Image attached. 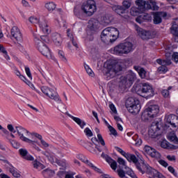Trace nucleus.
<instances>
[{
  "label": "nucleus",
  "mask_w": 178,
  "mask_h": 178,
  "mask_svg": "<svg viewBox=\"0 0 178 178\" xmlns=\"http://www.w3.org/2000/svg\"><path fill=\"white\" fill-rule=\"evenodd\" d=\"M33 168H35V169H40V168H42V164H41L38 161H34L33 162Z\"/></svg>",
  "instance_id": "e2e57ef3"
},
{
  "label": "nucleus",
  "mask_w": 178,
  "mask_h": 178,
  "mask_svg": "<svg viewBox=\"0 0 178 178\" xmlns=\"http://www.w3.org/2000/svg\"><path fill=\"white\" fill-rule=\"evenodd\" d=\"M161 146L162 148L168 149L170 147L169 143L166 140H163L161 142Z\"/></svg>",
  "instance_id": "bf43d9fd"
},
{
  "label": "nucleus",
  "mask_w": 178,
  "mask_h": 178,
  "mask_svg": "<svg viewBox=\"0 0 178 178\" xmlns=\"http://www.w3.org/2000/svg\"><path fill=\"white\" fill-rule=\"evenodd\" d=\"M108 129H109V131L111 132V134H113V136H118V131H116V129H115L113 127L108 125Z\"/></svg>",
  "instance_id": "3c124183"
},
{
  "label": "nucleus",
  "mask_w": 178,
  "mask_h": 178,
  "mask_svg": "<svg viewBox=\"0 0 178 178\" xmlns=\"http://www.w3.org/2000/svg\"><path fill=\"white\" fill-rule=\"evenodd\" d=\"M19 151L22 158H24L29 154V152L24 149H20Z\"/></svg>",
  "instance_id": "052dcab7"
},
{
  "label": "nucleus",
  "mask_w": 178,
  "mask_h": 178,
  "mask_svg": "<svg viewBox=\"0 0 178 178\" xmlns=\"http://www.w3.org/2000/svg\"><path fill=\"white\" fill-rule=\"evenodd\" d=\"M152 15L154 24H161L162 23V17H166L168 16L166 12H155Z\"/></svg>",
  "instance_id": "dca6fc26"
},
{
  "label": "nucleus",
  "mask_w": 178,
  "mask_h": 178,
  "mask_svg": "<svg viewBox=\"0 0 178 178\" xmlns=\"http://www.w3.org/2000/svg\"><path fill=\"white\" fill-rule=\"evenodd\" d=\"M98 26H99V22H98L97 19H91L89 20L88 26L90 30H97Z\"/></svg>",
  "instance_id": "b1692460"
},
{
  "label": "nucleus",
  "mask_w": 178,
  "mask_h": 178,
  "mask_svg": "<svg viewBox=\"0 0 178 178\" xmlns=\"http://www.w3.org/2000/svg\"><path fill=\"white\" fill-rule=\"evenodd\" d=\"M60 154V151L59 149H57L56 147L54 148V150L51 152H43V155H45L46 158L49 159V162L51 163H55V156H58Z\"/></svg>",
  "instance_id": "f3484780"
},
{
  "label": "nucleus",
  "mask_w": 178,
  "mask_h": 178,
  "mask_svg": "<svg viewBox=\"0 0 178 178\" xmlns=\"http://www.w3.org/2000/svg\"><path fill=\"white\" fill-rule=\"evenodd\" d=\"M117 162L119 163V165L121 166H124V168L127 169V166H126V161H124V159H122L121 157H118Z\"/></svg>",
  "instance_id": "a18cd8bd"
},
{
  "label": "nucleus",
  "mask_w": 178,
  "mask_h": 178,
  "mask_svg": "<svg viewBox=\"0 0 178 178\" xmlns=\"http://www.w3.org/2000/svg\"><path fill=\"white\" fill-rule=\"evenodd\" d=\"M0 52L3 54L5 58L7 60H10V57L8 55V51H6V49L3 47V44H0Z\"/></svg>",
  "instance_id": "c9c22d12"
},
{
  "label": "nucleus",
  "mask_w": 178,
  "mask_h": 178,
  "mask_svg": "<svg viewBox=\"0 0 178 178\" xmlns=\"http://www.w3.org/2000/svg\"><path fill=\"white\" fill-rule=\"evenodd\" d=\"M9 172H10V173L13 175V176H14V177H17V178L20 177V174L17 172L16 170H15L14 167L10 168Z\"/></svg>",
  "instance_id": "c03bdc74"
},
{
  "label": "nucleus",
  "mask_w": 178,
  "mask_h": 178,
  "mask_svg": "<svg viewBox=\"0 0 178 178\" xmlns=\"http://www.w3.org/2000/svg\"><path fill=\"white\" fill-rule=\"evenodd\" d=\"M51 40L57 47L62 44V36L58 33H53L51 34Z\"/></svg>",
  "instance_id": "4be33fe9"
},
{
  "label": "nucleus",
  "mask_w": 178,
  "mask_h": 178,
  "mask_svg": "<svg viewBox=\"0 0 178 178\" xmlns=\"http://www.w3.org/2000/svg\"><path fill=\"white\" fill-rule=\"evenodd\" d=\"M42 42H45L46 44H49V38L47 35H42L40 37Z\"/></svg>",
  "instance_id": "4d7b16f0"
},
{
  "label": "nucleus",
  "mask_w": 178,
  "mask_h": 178,
  "mask_svg": "<svg viewBox=\"0 0 178 178\" xmlns=\"http://www.w3.org/2000/svg\"><path fill=\"white\" fill-rule=\"evenodd\" d=\"M74 13L75 16H80V8H79L77 6H75L74 8Z\"/></svg>",
  "instance_id": "338daca9"
},
{
  "label": "nucleus",
  "mask_w": 178,
  "mask_h": 178,
  "mask_svg": "<svg viewBox=\"0 0 178 178\" xmlns=\"http://www.w3.org/2000/svg\"><path fill=\"white\" fill-rule=\"evenodd\" d=\"M123 67L122 65L120 63L115 64H107L106 71L105 73V76H106L107 80H111V79H113L116 74L119 73V72H122Z\"/></svg>",
  "instance_id": "7ed1b4c3"
},
{
  "label": "nucleus",
  "mask_w": 178,
  "mask_h": 178,
  "mask_svg": "<svg viewBox=\"0 0 178 178\" xmlns=\"http://www.w3.org/2000/svg\"><path fill=\"white\" fill-rule=\"evenodd\" d=\"M97 138L98 141L100 142V144L105 147V140H104V138H102V135H101V134H97Z\"/></svg>",
  "instance_id": "6e6d98bb"
},
{
  "label": "nucleus",
  "mask_w": 178,
  "mask_h": 178,
  "mask_svg": "<svg viewBox=\"0 0 178 178\" xmlns=\"http://www.w3.org/2000/svg\"><path fill=\"white\" fill-rule=\"evenodd\" d=\"M154 148L148 146V145H145L144 147V151L145 152L147 153L148 155H149L153 151H154Z\"/></svg>",
  "instance_id": "8fccbe9b"
},
{
  "label": "nucleus",
  "mask_w": 178,
  "mask_h": 178,
  "mask_svg": "<svg viewBox=\"0 0 178 178\" xmlns=\"http://www.w3.org/2000/svg\"><path fill=\"white\" fill-rule=\"evenodd\" d=\"M102 157L104 158L108 163H109L111 169L113 170H116L118 169V163L116 161L113 160L111 156H108V154H105L104 153L102 154Z\"/></svg>",
  "instance_id": "a211bd4d"
},
{
  "label": "nucleus",
  "mask_w": 178,
  "mask_h": 178,
  "mask_svg": "<svg viewBox=\"0 0 178 178\" xmlns=\"http://www.w3.org/2000/svg\"><path fill=\"white\" fill-rule=\"evenodd\" d=\"M131 144L136 145V147H140V145L142 144L143 141L141 138L138 137V135L136 134L132 137V140L131 141Z\"/></svg>",
  "instance_id": "c85d7f7f"
},
{
  "label": "nucleus",
  "mask_w": 178,
  "mask_h": 178,
  "mask_svg": "<svg viewBox=\"0 0 178 178\" xmlns=\"http://www.w3.org/2000/svg\"><path fill=\"white\" fill-rule=\"evenodd\" d=\"M172 60H174L175 62V63H178V53L177 52L173 53V54L172 55Z\"/></svg>",
  "instance_id": "0e129e2a"
},
{
  "label": "nucleus",
  "mask_w": 178,
  "mask_h": 178,
  "mask_svg": "<svg viewBox=\"0 0 178 178\" xmlns=\"http://www.w3.org/2000/svg\"><path fill=\"white\" fill-rule=\"evenodd\" d=\"M140 13H143L136 6H132L130 9V14L131 16H138Z\"/></svg>",
  "instance_id": "2f4dec72"
},
{
  "label": "nucleus",
  "mask_w": 178,
  "mask_h": 178,
  "mask_svg": "<svg viewBox=\"0 0 178 178\" xmlns=\"http://www.w3.org/2000/svg\"><path fill=\"white\" fill-rule=\"evenodd\" d=\"M158 162L160 163V165H161V166H163L164 168H168V166H169V164H168V163L163 159H159Z\"/></svg>",
  "instance_id": "13d9d810"
},
{
  "label": "nucleus",
  "mask_w": 178,
  "mask_h": 178,
  "mask_svg": "<svg viewBox=\"0 0 178 178\" xmlns=\"http://www.w3.org/2000/svg\"><path fill=\"white\" fill-rule=\"evenodd\" d=\"M29 22H30L31 24H34V26H37V24H38L40 29H41L44 34H49V33H51V28H49L47 21L40 20V18L31 16L29 18Z\"/></svg>",
  "instance_id": "20e7f679"
},
{
  "label": "nucleus",
  "mask_w": 178,
  "mask_h": 178,
  "mask_svg": "<svg viewBox=\"0 0 178 178\" xmlns=\"http://www.w3.org/2000/svg\"><path fill=\"white\" fill-rule=\"evenodd\" d=\"M125 10H127V9H130L131 7V0H124L122 1V6Z\"/></svg>",
  "instance_id": "e433bc0d"
},
{
  "label": "nucleus",
  "mask_w": 178,
  "mask_h": 178,
  "mask_svg": "<svg viewBox=\"0 0 178 178\" xmlns=\"http://www.w3.org/2000/svg\"><path fill=\"white\" fill-rule=\"evenodd\" d=\"M76 158L79 159V161H81V162H83V163H86L88 165L90 163V161L86 158V156H83L82 154H78Z\"/></svg>",
  "instance_id": "37998d69"
},
{
  "label": "nucleus",
  "mask_w": 178,
  "mask_h": 178,
  "mask_svg": "<svg viewBox=\"0 0 178 178\" xmlns=\"http://www.w3.org/2000/svg\"><path fill=\"white\" fill-rule=\"evenodd\" d=\"M168 140H170V141H172L175 144H178V138L176 137L175 135H170L168 136Z\"/></svg>",
  "instance_id": "de8ad7c7"
},
{
  "label": "nucleus",
  "mask_w": 178,
  "mask_h": 178,
  "mask_svg": "<svg viewBox=\"0 0 178 178\" xmlns=\"http://www.w3.org/2000/svg\"><path fill=\"white\" fill-rule=\"evenodd\" d=\"M161 94L164 98H168L169 97V90H163Z\"/></svg>",
  "instance_id": "69168bd1"
},
{
  "label": "nucleus",
  "mask_w": 178,
  "mask_h": 178,
  "mask_svg": "<svg viewBox=\"0 0 178 178\" xmlns=\"http://www.w3.org/2000/svg\"><path fill=\"white\" fill-rule=\"evenodd\" d=\"M137 103V101L136 102V100L134 99V98L133 97H129L127 101H126V108H129L132 106L133 105H134L135 104Z\"/></svg>",
  "instance_id": "f704fd0d"
},
{
  "label": "nucleus",
  "mask_w": 178,
  "mask_h": 178,
  "mask_svg": "<svg viewBox=\"0 0 178 178\" xmlns=\"http://www.w3.org/2000/svg\"><path fill=\"white\" fill-rule=\"evenodd\" d=\"M158 113H159V106L152 105L145 110L143 116L146 118H155Z\"/></svg>",
  "instance_id": "9b49d317"
},
{
  "label": "nucleus",
  "mask_w": 178,
  "mask_h": 178,
  "mask_svg": "<svg viewBox=\"0 0 178 178\" xmlns=\"http://www.w3.org/2000/svg\"><path fill=\"white\" fill-rule=\"evenodd\" d=\"M116 149H117L118 152H120V154H121V155L124 156V158H126V156H127V154H129V153H126V152H124L123 149H120V147H117Z\"/></svg>",
  "instance_id": "680f3d73"
},
{
  "label": "nucleus",
  "mask_w": 178,
  "mask_h": 178,
  "mask_svg": "<svg viewBox=\"0 0 178 178\" xmlns=\"http://www.w3.org/2000/svg\"><path fill=\"white\" fill-rule=\"evenodd\" d=\"M165 59L162 60L159 58L156 60V63L161 65V66H169L172 65V60L170 59V54H165Z\"/></svg>",
  "instance_id": "6ab92c4d"
},
{
  "label": "nucleus",
  "mask_w": 178,
  "mask_h": 178,
  "mask_svg": "<svg viewBox=\"0 0 178 178\" xmlns=\"http://www.w3.org/2000/svg\"><path fill=\"white\" fill-rule=\"evenodd\" d=\"M67 37H69L72 45L74 47H76V48H79V44H77V42L74 41V38H73V34L70 33V29L67 30Z\"/></svg>",
  "instance_id": "72a5a7b5"
},
{
  "label": "nucleus",
  "mask_w": 178,
  "mask_h": 178,
  "mask_svg": "<svg viewBox=\"0 0 178 178\" xmlns=\"http://www.w3.org/2000/svg\"><path fill=\"white\" fill-rule=\"evenodd\" d=\"M142 168H145V172L147 175H151V176H158L159 178H166L163 175L161 174L158 170L152 168L149 165L145 164L144 160H141Z\"/></svg>",
  "instance_id": "9d476101"
},
{
  "label": "nucleus",
  "mask_w": 178,
  "mask_h": 178,
  "mask_svg": "<svg viewBox=\"0 0 178 178\" xmlns=\"http://www.w3.org/2000/svg\"><path fill=\"white\" fill-rule=\"evenodd\" d=\"M136 30L138 33V35H139L142 40H151V38H152V35L149 31H147L138 26H136Z\"/></svg>",
  "instance_id": "2eb2a0df"
},
{
  "label": "nucleus",
  "mask_w": 178,
  "mask_h": 178,
  "mask_svg": "<svg viewBox=\"0 0 178 178\" xmlns=\"http://www.w3.org/2000/svg\"><path fill=\"white\" fill-rule=\"evenodd\" d=\"M112 10L120 15L126 13V10L122 6H113Z\"/></svg>",
  "instance_id": "cd10ccee"
},
{
  "label": "nucleus",
  "mask_w": 178,
  "mask_h": 178,
  "mask_svg": "<svg viewBox=\"0 0 178 178\" xmlns=\"http://www.w3.org/2000/svg\"><path fill=\"white\" fill-rule=\"evenodd\" d=\"M158 70L159 72H168V67H166V65H161V67H159Z\"/></svg>",
  "instance_id": "774afa93"
},
{
  "label": "nucleus",
  "mask_w": 178,
  "mask_h": 178,
  "mask_svg": "<svg viewBox=\"0 0 178 178\" xmlns=\"http://www.w3.org/2000/svg\"><path fill=\"white\" fill-rule=\"evenodd\" d=\"M134 80H136V74L130 72L125 76L120 77L119 87H120V88H127V87H131Z\"/></svg>",
  "instance_id": "39448f33"
},
{
  "label": "nucleus",
  "mask_w": 178,
  "mask_h": 178,
  "mask_svg": "<svg viewBox=\"0 0 178 178\" xmlns=\"http://www.w3.org/2000/svg\"><path fill=\"white\" fill-rule=\"evenodd\" d=\"M58 57L63 62H67V59L66 58V56H65V52L62 50L58 51Z\"/></svg>",
  "instance_id": "79ce46f5"
},
{
  "label": "nucleus",
  "mask_w": 178,
  "mask_h": 178,
  "mask_svg": "<svg viewBox=\"0 0 178 178\" xmlns=\"http://www.w3.org/2000/svg\"><path fill=\"white\" fill-rule=\"evenodd\" d=\"M42 175H44V176H49L50 177H52V176L55 175V171L47 168L42 171Z\"/></svg>",
  "instance_id": "4c0bfd02"
},
{
  "label": "nucleus",
  "mask_w": 178,
  "mask_h": 178,
  "mask_svg": "<svg viewBox=\"0 0 178 178\" xmlns=\"http://www.w3.org/2000/svg\"><path fill=\"white\" fill-rule=\"evenodd\" d=\"M171 33L175 35V41L178 42V25L175 22H173L172 26L170 28Z\"/></svg>",
  "instance_id": "bb28decb"
},
{
  "label": "nucleus",
  "mask_w": 178,
  "mask_h": 178,
  "mask_svg": "<svg viewBox=\"0 0 178 178\" xmlns=\"http://www.w3.org/2000/svg\"><path fill=\"white\" fill-rule=\"evenodd\" d=\"M135 70L138 72L139 76L141 77V79H145V70L144 68H142L141 67L135 66L134 67Z\"/></svg>",
  "instance_id": "7c9ffc66"
},
{
  "label": "nucleus",
  "mask_w": 178,
  "mask_h": 178,
  "mask_svg": "<svg viewBox=\"0 0 178 178\" xmlns=\"http://www.w3.org/2000/svg\"><path fill=\"white\" fill-rule=\"evenodd\" d=\"M81 9L86 16H92L97 12V3L94 0H88L83 3Z\"/></svg>",
  "instance_id": "f03ea898"
},
{
  "label": "nucleus",
  "mask_w": 178,
  "mask_h": 178,
  "mask_svg": "<svg viewBox=\"0 0 178 178\" xmlns=\"http://www.w3.org/2000/svg\"><path fill=\"white\" fill-rule=\"evenodd\" d=\"M136 166L138 170H139V172H140L142 175H144V173L145 172V168L143 167V163H141V160L140 163H136Z\"/></svg>",
  "instance_id": "ea45409f"
},
{
  "label": "nucleus",
  "mask_w": 178,
  "mask_h": 178,
  "mask_svg": "<svg viewBox=\"0 0 178 178\" xmlns=\"http://www.w3.org/2000/svg\"><path fill=\"white\" fill-rule=\"evenodd\" d=\"M41 91L44 94V95L49 97L50 99H53L56 102H62V99H60L59 94H58L54 90L48 88V86H42L41 88Z\"/></svg>",
  "instance_id": "6e6552de"
},
{
  "label": "nucleus",
  "mask_w": 178,
  "mask_h": 178,
  "mask_svg": "<svg viewBox=\"0 0 178 178\" xmlns=\"http://www.w3.org/2000/svg\"><path fill=\"white\" fill-rule=\"evenodd\" d=\"M44 8H46V9L49 11L55 10V9L56 8V4H55V3L52 1H50L45 3Z\"/></svg>",
  "instance_id": "473e14b6"
},
{
  "label": "nucleus",
  "mask_w": 178,
  "mask_h": 178,
  "mask_svg": "<svg viewBox=\"0 0 178 178\" xmlns=\"http://www.w3.org/2000/svg\"><path fill=\"white\" fill-rule=\"evenodd\" d=\"M84 133L87 137H92V131H91L90 129L87 127L84 129Z\"/></svg>",
  "instance_id": "864d4df0"
},
{
  "label": "nucleus",
  "mask_w": 178,
  "mask_h": 178,
  "mask_svg": "<svg viewBox=\"0 0 178 178\" xmlns=\"http://www.w3.org/2000/svg\"><path fill=\"white\" fill-rule=\"evenodd\" d=\"M140 97H154V88L149 83H143L142 87L137 90Z\"/></svg>",
  "instance_id": "0eeeda50"
},
{
  "label": "nucleus",
  "mask_w": 178,
  "mask_h": 178,
  "mask_svg": "<svg viewBox=\"0 0 178 178\" xmlns=\"http://www.w3.org/2000/svg\"><path fill=\"white\" fill-rule=\"evenodd\" d=\"M125 158L126 159H127L129 162H134V163H136V165L138 163V160L137 159V157L134 154L128 153V154H127Z\"/></svg>",
  "instance_id": "c756f323"
},
{
  "label": "nucleus",
  "mask_w": 178,
  "mask_h": 178,
  "mask_svg": "<svg viewBox=\"0 0 178 178\" xmlns=\"http://www.w3.org/2000/svg\"><path fill=\"white\" fill-rule=\"evenodd\" d=\"M36 48L46 58H48V59H51L52 55L51 54V50H49V48L45 43L42 42L41 40L36 39Z\"/></svg>",
  "instance_id": "423d86ee"
},
{
  "label": "nucleus",
  "mask_w": 178,
  "mask_h": 178,
  "mask_svg": "<svg viewBox=\"0 0 178 178\" xmlns=\"http://www.w3.org/2000/svg\"><path fill=\"white\" fill-rule=\"evenodd\" d=\"M88 166H89V168H91V169H92L93 170H95V172H97V173H102V170H101V169L98 168V167L95 166L92 163H91L90 161H89Z\"/></svg>",
  "instance_id": "58836bf2"
},
{
  "label": "nucleus",
  "mask_w": 178,
  "mask_h": 178,
  "mask_svg": "<svg viewBox=\"0 0 178 178\" xmlns=\"http://www.w3.org/2000/svg\"><path fill=\"white\" fill-rule=\"evenodd\" d=\"M139 102L137 101L136 104H133L132 106L127 107V109L130 113H135L137 115L140 112V110L141 109V106L138 103Z\"/></svg>",
  "instance_id": "412c9836"
},
{
  "label": "nucleus",
  "mask_w": 178,
  "mask_h": 178,
  "mask_svg": "<svg viewBox=\"0 0 178 178\" xmlns=\"http://www.w3.org/2000/svg\"><path fill=\"white\" fill-rule=\"evenodd\" d=\"M122 48L124 50V55H127V54H130V52H133V50L134 49L133 43L130 42H126L124 43H122Z\"/></svg>",
  "instance_id": "aec40b11"
},
{
  "label": "nucleus",
  "mask_w": 178,
  "mask_h": 178,
  "mask_svg": "<svg viewBox=\"0 0 178 178\" xmlns=\"http://www.w3.org/2000/svg\"><path fill=\"white\" fill-rule=\"evenodd\" d=\"M165 126L172 129H178V117L173 114L167 115Z\"/></svg>",
  "instance_id": "f8f14e48"
},
{
  "label": "nucleus",
  "mask_w": 178,
  "mask_h": 178,
  "mask_svg": "<svg viewBox=\"0 0 178 178\" xmlns=\"http://www.w3.org/2000/svg\"><path fill=\"white\" fill-rule=\"evenodd\" d=\"M15 129H17V134L19 135V138L20 140H22V141H24V143H28V144H34V143H37L35 140H33L29 139V138H26L29 137L31 134L26 129L22 127H16Z\"/></svg>",
  "instance_id": "1a4fd4ad"
},
{
  "label": "nucleus",
  "mask_w": 178,
  "mask_h": 178,
  "mask_svg": "<svg viewBox=\"0 0 178 178\" xmlns=\"http://www.w3.org/2000/svg\"><path fill=\"white\" fill-rule=\"evenodd\" d=\"M119 37V31L116 28H106L101 35V40L104 44L115 42Z\"/></svg>",
  "instance_id": "f257e3e1"
},
{
  "label": "nucleus",
  "mask_w": 178,
  "mask_h": 178,
  "mask_svg": "<svg viewBox=\"0 0 178 178\" xmlns=\"http://www.w3.org/2000/svg\"><path fill=\"white\" fill-rule=\"evenodd\" d=\"M97 138L98 141L100 142V144L105 147V140H104V138H102V135H101V134H97Z\"/></svg>",
  "instance_id": "5fc2aeb1"
},
{
  "label": "nucleus",
  "mask_w": 178,
  "mask_h": 178,
  "mask_svg": "<svg viewBox=\"0 0 178 178\" xmlns=\"http://www.w3.org/2000/svg\"><path fill=\"white\" fill-rule=\"evenodd\" d=\"M117 173L120 178H127L126 173L123 171V170H117Z\"/></svg>",
  "instance_id": "603ef678"
},
{
  "label": "nucleus",
  "mask_w": 178,
  "mask_h": 178,
  "mask_svg": "<svg viewBox=\"0 0 178 178\" xmlns=\"http://www.w3.org/2000/svg\"><path fill=\"white\" fill-rule=\"evenodd\" d=\"M113 54H114V55H119L120 56L124 55V51L123 50V45L122 43L113 48Z\"/></svg>",
  "instance_id": "393cba45"
},
{
  "label": "nucleus",
  "mask_w": 178,
  "mask_h": 178,
  "mask_svg": "<svg viewBox=\"0 0 178 178\" xmlns=\"http://www.w3.org/2000/svg\"><path fill=\"white\" fill-rule=\"evenodd\" d=\"M10 34L18 42H22L23 41V35L17 26H13L11 29Z\"/></svg>",
  "instance_id": "4468645a"
},
{
  "label": "nucleus",
  "mask_w": 178,
  "mask_h": 178,
  "mask_svg": "<svg viewBox=\"0 0 178 178\" xmlns=\"http://www.w3.org/2000/svg\"><path fill=\"white\" fill-rule=\"evenodd\" d=\"M85 69L86 70V72L88 73V76H90V77H94V72H92V70L90 68V66L85 65Z\"/></svg>",
  "instance_id": "49530a36"
},
{
  "label": "nucleus",
  "mask_w": 178,
  "mask_h": 178,
  "mask_svg": "<svg viewBox=\"0 0 178 178\" xmlns=\"http://www.w3.org/2000/svg\"><path fill=\"white\" fill-rule=\"evenodd\" d=\"M149 156H152V158H155L156 159H161V154L158 152V151H156L155 149L151 152Z\"/></svg>",
  "instance_id": "a19ab883"
},
{
  "label": "nucleus",
  "mask_w": 178,
  "mask_h": 178,
  "mask_svg": "<svg viewBox=\"0 0 178 178\" xmlns=\"http://www.w3.org/2000/svg\"><path fill=\"white\" fill-rule=\"evenodd\" d=\"M9 142L10 143L12 147H13V148H15L16 149H17V148L20 147V144H19V143H17L16 140H10Z\"/></svg>",
  "instance_id": "09e8293b"
},
{
  "label": "nucleus",
  "mask_w": 178,
  "mask_h": 178,
  "mask_svg": "<svg viewBox=\"0 0 178 178\" xmlns=\"http://www.w3.org/2000/svg\"><path fill=\"white\" fill-rule=\"evenodd\" d=\"M67 115L69 118H70V119H72L75 123L78 124L81 129H84V126H86V122L81 120V119L79 118L72 115L71 114L67 113Z\"/></svg>",
  "instance_id": "5701e85b"
},
{
  "label": "nucleus",
  "mask_w": 178,
  "mask_h": 178,
  "mask_svg": "<svg viewBox=\"0 0 178 178\" xmlns=\"http://www.w3.org/2000/svg\"><path fill=\"white\" fill-rule=\"evenodd\" d=\"M55 163L61 168L63 170H66L67 168H69V163L66 161V160H59L58 159H56Z\"/></svg>",
  "instance_id": "a878e982"
},
{
  "label": "nucleus",
  "mask_w": 178,
  "mask_h": 178,
  "mask_svg": "<svg viewBox=\"0 0 178 178\" xmlns=\"http://www.w3.org/2000/svg\"><path fill=\"white\" fill-rule=\"evenodd\" d=\"M135 5L138 6V9L140 10L142 13H144L148 9H151V4L149 1H145L144 0H136Z\"/></svg>",
  "instance_id": "ddd939ff"
}]
</instances>
